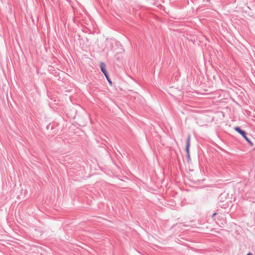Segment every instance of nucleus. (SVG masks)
<instances>
[{
    "label": "nucleus",
    "mask_w": 255,
    "mask_h": 255,
    "mask_svg": "<svg viewBox=\"0 0 255 255\" xmlns=\"http://www.w3.org/2000/svg\"><path fill=\"white\" fill-rule=\"evenodd\" d=\"M235 130L237 131L238 133L241 134L244 138L251 144H252L251 141L250 139L247 137L246 135V132L245 131L241 130L239 127H236L234 128Z\"/></svg>",
    "instance_id": "obj_1"
},
{
    "label": "nucleus",
    "mask_w": 255,
    "mask_h": 255,
    "mask_svg": "<svg viewBox=\"0 0 255 255\" xmlns=\"http://www.w3.org/2000/svg\"><path fill=\"white\" fill-rule=\"evenodd\" d=\"M100 68L107 79L108 80V73L106 69V65L103 62L100 63Z\"/></svg>",
    "instance_id": "obj_2"
},
{
    "label": "nucleus",
    "mask_w": 255,
    "mask_h": 255,
    "mask_svg": "<svg viewBox=\"0 0 255 255\" xmlns=\"http://www.w3.org/2000/svg\"><path fill=\"white\" fill-rule=\"evenodd\" d=\"M190 146V136L189 135L186 140V147H185V150H186V152L187 153H189V152H190V151H189Z\"/></svg>",
    "instance_id": "obj_3"
},
{
    "label": "nucleus",
    "mask_w": 255,
    "mask_h": 255,
    "mask_svg": "<svg viewBox=\"0 0 255 255\" xmlns=\"http://www.w3.org/2000/svg\"><path fill=\"white\" fill-rule=\"evenodd\" d=\"M187 159L188 161H190L191 160V157H190V152H189V153H187Z\"/></svg>",
    "instance_id": "obj_4"
},
{
    "label": "nucleus",
    "mask_w": 255,
    "mask_h": 255,
    "mask_svg": "<svg viewBox=\"0 0 255 255\" xmlns=\"http://www.w3.org/2000/svg\"><path fill=\"white\" fill-rule=\"evenodd\" d=\"M108 80V82L110 83V84H112V82H111V81L110 80V79H109V77H108V80Z\"/></svg>",
    "instance_id": "obj_5"
},
{
    "label": "nucleus",
    "mask_w": 255,
    "mask_h": 255,
    "mask_svg": "<svg viewBox=\"0 0 255 255\" xmlns=\"http://www.w3.org/2000/svg\"><path fill=\"white\" fill-rule=\"evenodd\" d=\"M216 215V213H215L213 214L212 217H214Z\"/></svg>",
    "instance_id": "obj_6"
},
{
    "label": "nucleus",
    "mask_w": 255,
    "mask_h": 255,
    "mask_svg": "<svg viewBox=\"0 0 255 255\" xmlns=\"http://www.w3.org/2000/svg\"><path fill=\"white\" fill-rule=\"evenodd\" d=\"M247 255H252V254H251V253H248V254H247Z\"/></svg>",
    "instance_id": "obj_7"
}]
</instances>
